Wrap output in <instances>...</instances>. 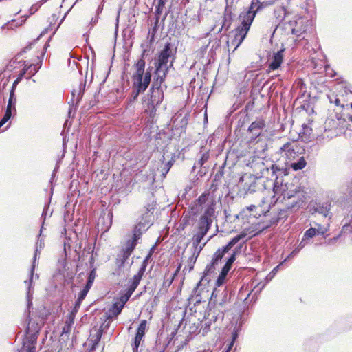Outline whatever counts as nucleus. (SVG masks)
<instances>
[{"mask_svg": "<svg viewBox=\"0 0 352 352\" xmlns=\"http://www.w3.org/2000/svg\"><path fill=\"white\" fill-rule=\"evenodd\" d=\"M273 192L276 202L283 203L287 210L294 212L298 210L305 201L302 192L300 190H289L288 184H283V180L278 179V175L274 182Z\"/></svg>", "mask_w": 352, "mask_h": 352, "instance_id": "f257e3e1", "label": "nucleus"}, {"mask_svg": "<svg viewBox=\"0 0 352 352\" xmlns=\"http://www.w3.org/2000/svg\"><path fill=\"white\" fill-rule=\"evenodd\" d=\"M177 48H173L170 43H166L160 52L155 62L153 86L162 85L169 69L173 67Z\"/></svg>", "mask_w": 352, "mask_h": 352, "instance_id": "f03ea898", "label": "nucleus"}, {"mask_svg": "<svg viewBox=\"0 0 352 352\" xmlns=\"http://www.w3.org/2000/svg\"><path fill=\"white\" fill-rule=\"evenodd\" d=\"M350 115L342 113V111L335 113L333 116L328 118L324 124V133L316 135V138L319 140L321 139H327L329 140L337 136L338 132L336 131L339 127L348 128L347 123L350 122L348 116Z\"/></svg>", "mask_w": 352, "mask_h": 352, "instance_id": "7ed1b4c3", "label": "nucleus"}, {"mask_svg": "<svg viewBox=\"0 0 352 352\" xmlns=\"http://www.w3.org/2000/svg\"><path fill=\"white\" fill-rule=\"evenodd\" d=\"M240 18L241 19V24L229 35L228 41V46L230 45H234L235 50L243 41L248 32L254 21L253 14H241Z\"/></svg>", "mask_w": 352, "mask_h": 352, "instance_id": "20e7f679", "label": "nucleus"}, {"mask_svg": "<svg viewBox=\"0 0 352 352\" xmlns=\"http://www.w3.org/2000/svg\"><path fill=\"white\" fill-rule=\"evenodd\" d=\"M144 51L142 54V58H140L135 65L136 72L133 74V78L134 80V84L137 86L136 96H138L139 93L144 91L148 87L151 82L152 72L153 69L152 67H149L144 74L145 60H144Z\"/></svg>", "mask_w": 352, "mask_h": 352, "instance_id": "39448f33", "label": "nucleus"}, {"mask_svg": "<svg viewBox=\"0 0 352 352\" xmlns=\"http://www.w3.org/2000/svg\"><path fill=\"white\" fill-rule=\"evenodd\" d=\"M40 326L38 323H28L26 328V336L23 341L21 352H36V344Z\"/></svg>", "mask_w": 352, "mask_h": 352, "instance_id": "423d86ee", "label": "nucleus"}, {"mask_svg": "<svg viewBox=\"0 0 352 352\" xmlns=\"http://www.w3.org/2000/svg\"><path fill=\"white\" fill-rule=\"evenodd\" d=\"M339 87L343 90H340L336 95L328 96L329 101L330 103L334 104L336 107L348 108V95H352V87L346 83H341Z\"/></svg>", "mask_w": 352, "mask_h": 352, "instance_id": "0eeeda50", "label": "nucleus"}, {"mask_svg": "<svg viewBox=\"0 0 352 352\" xmlns=\"http://www.w3.org/2000/svg\"><path fill=\"white\" fill-rule=\"evenodd\" d=\"M316 117V112L311 111L309 115L307 122L302 124V129L299 133V137L302 141L307 142L315 138V135L313 133V129L314 128L316 129L317 127Z\"/></svg>", "mask_w": 352, "mask_h": 352, "instance_id": "6e6552de", "label": "nucleus"}, {"mask_svg": "<svg viewBox=\"0 0 352 352\" xmlns=\"http://www.w3.org/2000/svg\"><path fill=\"white\" fill-rule=\"evenodd\" d=\"M244 182L243 190L245 194L253 193L265 189V181L262 177H256L254 175L243 176L241 178Z\"/></svg>", "mask_w": 352, "mask_h": 352, "instance_id": "1a4fd4ad", "label": "nucleus"}, {"mask_svg": "<svg viewBox=\"0 0 352 352\" xmlns=\"http://www.w3.org/2000/svg\"><path fill=\"white\" fill-rule=\"evenodd\" d=\"M210 229L208 227H204L197 224V232L193 234L192 237V247L190 248V252H197L200 254L206 244L210 240V236L206 242L201 243L204 237L206 235Z\"/></svg>", "mask_w": 352, "mask_h": 352, "instance_id": "9d476101", "label": "nucleus"}, {"mask_svg": "<svg viewBox=\"0 0 352 352\" xmlns=\"http://www.w3.org/2000/svg\"><path fill=\"white\" fill-rule=\"evenodd\" d=\"M258 168L262 175V178L263 176H265L266 173H268L270 170H271L272 173V177H275V180L276 179V176L278 175V179L280 180H282L280 177H282L283 175H286V169L283 168L279 167L277 164H274L273 162H270L269 165H266L263 160H260L258 162H257Z\"/></svg>", "mask_w": 352, "mask_h": 352, "instance_id": "9b49d317", "label": "nucleus"}, {"mask_svg": "<svg viewBox=\"0 0 352 352\" xmlns=\"http://www.w3.org/2000/svg\"><path fill=\"white\" fill-rule=\"evenodd\" d=\"M289 25L292 28V33L300 36L311 28L312 22L307 18L299 17L296 21H289Z\"/></svg>", "mask_w": 352, "mask_h": 352, "instance_id": "f8f14e48", "label": "nucleus"}, {"mask_svg": "<svg viewBox=\"0 0 352 352\" xmlns=\"http://www.w3.org/2000/svg\"><path fill=\"white\" fill-rule=\"evenodd\" d=\"M265 127V122L263 118H257L256 120L252 122L248 128V132L251 135V142H258L262 134L263 129Z\"/></svg>", "mask_w": 352, "mask_h": 352, "instance_id": "ddd939ff", "label": "nucleus"}, {"mask_svg": "<svg viewBox=\"0 0 352 352\" xmlns=\"http://www.w3.org/2000/svg\"><path fill=\"white\" fill-rule=\"evenodd\" d=\"M199 210H195L194 206H191L190 210L184 212L177 228V232L181 234L187 226H192L195 221V217L197 216Z\"/></svg>", "mask_w": 352, "mask_h": 352, "instance_id": "4468645a", "label": "nucleus"}, {"mask_svg": "<svg viewBox=\"0 0 352 352\" xmlns=\"http://www.w3.org/2000/svg\"><path fill=\"white\" fill-rule=\"evenodd\" d=\"M34 270L35 268L30 267L28 278L24 280V283L27 285L26 300L27 307L28 309H30L32 306V299L34 294V279H38L39 278L38 274H34Z\"/></svg>", "mask_w": 352, "mask_h": 352, "instance_id": "2eb2a0df", "label": "nucleus"}, {"mask_svg": "<svg viewBox=\"0 0 352 352\" xmlns=\"http://www.w3.org/2000/svg\"><path fill=\"white\" fill-rule=\"evenodd\" d=\"M162 86L163 83L159 86H153V83L152 84V93L150 98V104L152 107V110L164 108V106L161 107V104L164 99Z\"/></svg>", "mask_w": 352, "mask_h": 352, "instance_id": "dca6fc26", "label": "nucleus"}, {"mask_svg": "<svg viewBox=\"0 0 352 352\" xmlns=\"http://www.w3.org/2000/svg\"><path fill=\"white\" fill-rule=\"evenodd\" d=\"M228 291L226 288L223 290L215 288L210 296L209 305L223 306L229 301Z\"/></svg>", "mask_w": 352, "mask_h": 352, "instance_id": "f3484780", "label": "nucleus"}, {"mask_svg": "<svg viewBox=\"0 0 352 352\" xmlns=\"http://www.w3.org/2000/svg\"><path fill=\"white\" fill-rule=\"evenodd\" d=\"M330 210L331 204L329 203H315L310 208L312 214H318L329 219H331L332 217V213Z\"/></svg>", "mask_w": 352, "mask_h": 352, "instance_id": "a211bd4d", "label": "nucleus"}, {"mask_svg": "<svg viewBox=\"0 0 352 352\" xmlns=\"http://www.w3.org/2000/svg\"><path fill=\"white\" fill-rule=\"evenodd\" d=\"M236 260V252H234L229 258L227 260L226 263L223 265L219 275L217 277L215 285L217 287H220L224 283L226 278L230 270L232 265L234 261Z\"/></svg>", "mask_w": 352, "mask_h": 352, "instance_id": "6ab92c4d", "label": "nucleus"}, {"mask_svg": "<svg viewBox=\"0 0 352 352\" xmlns=\"http://www.w3.org/2000/svg\"><path fill=\"white\" fill-rule=\"evenodd\" d=\"M254 107V99L248 98L245 99V96L244 94H240L237 98L236 102L234 103L232 106V110H238L241 109V110H251Z\"/></svg>", "mask_w": 352, "mask_h": 352, "instance_id": "aec40b11", "label": "nucleus"}, {"mask_svg": "<svg viewBox=\"0 0 352 352\" xmlns=\"http://www.w3.org/2000/svg\"><path fill=\"white\" fill-rule=\"evenodd\" d=\"M214 213V208L213 204H211L207 206L204 214L200 217L198 221V225L203 226L204 227H208V229H210L212 220V217Z\"/></svg>", "mask_w": 352, "mask_h": 352, "instance_id": "412c9836", "label": "nucleus"}, {"mask_svg": "<svg viewBox=\"0 0 352 352\" xmlns=\"http://www.w3.org/2000/svg\"><path fill=\"white\" fill-rule=\"evenodd\" d=\"M272 3L273 2L271 1L252 0V3L248 10L245 12H243L242 14H253L254 19L258 12L269 6H271Z\"/></svg>", "mask_w": 352, "mask_h": 352, "instance_id": "4be33fe9", "label": "nucleus"}, {"mask_svg": "<svg viewBox=\"0 0 352 352\" xmlns=\"http://www.w3.org/2000/svg\"><path fill=\"white\" fill-rule=\"evenodd\" d=\"M94 280H95V270L93 269L88 274V277H87L86 284L84 286L83 289L79 292V294L78 295V298L76 299L77 301L80 302H82L83 301V300L85 298L86 296L87 295L89 289L92 287Z\"/></svg>", "mask_w": 352, "mask_h": 352, "instance_id": "5701e85b", "label": "nucleus"}, {"mask_svg": "<svg viewBox=\"0 0 352 352\" xmlns=\"http://www.w3.org/2000/svg\"><path fill=\"white\" fill-rule=\"evenodd\" d=\"M275 116H277V122L283 129L292 126L294 122L292 116L288 115L287 111H276V115L274 114Z\"/></svg>", "mask_w": 352, "mask_h": 352, "instance_id": "b1692460", "label": "nucleus"}, {"mask_svg": "<svg viewBox=\"0 0 352 352\" xmlns=\"http://www.w3.org/2000/svg\"><path fill=\"white\" fill-rule=\"evenodd\" d=\"M297 149L298 146L295 142H287L280 148V152L282 155H285L287 157L289 158L294 157L298 152Z\"/></svg>", "mask_w": 352, "mask_h": 352, "instance_id": "393cba45", "label": "nucleus"}, {"mask_svg": "<svg viewBox=\"0 0 352 352\" xmlns=\"http://www.w3.org/2000/svg\"><path fill=\"white\" fill-rule=\"evenodd\" d=\"M131 254L121 250L120 252L117 255L116 258V265L119 269H121L122 267H124L126 264H128L129 266H131L133 263V260L131 259L130 261L129 257Z\"/></svg>", "mask_w": 352, "mask_h": 352, "instance_id": "a878e982", "label": "nucleus"}, {"mask_svg": "<svg viewBox=\"0 0 352 352\" xmlns=\"http://www.w3.org/2000/svg\"><path fill=\"white\" fill-rule=\"evenodd\" d=\"M151 225L150 221L139 222L134 228L133 236L139 240L142 233L146 231Z\"/></svg>", "mask_w": 352, "mask_h": 352, "instance_id": "bb28decb", "label": "nucleus"}, {"mask_svg": "<svg viewBox=\"0 0 352 352\" xmlns=\"http://www.w3.org/2000/svg\"><path fill=\"white\" fill-rule=\"evenodd\" d=\"M85 87H86V80H84V81H81L80 82V84L78 85V87L76 88H74L72 92V98H73V101L76 102V103H78L82 96H83V94L85 91Z\"/></svg>", "mask_w": 352, "mask_h": 352, "instance_id": "cd10ccee", "label": "nucleus"}, {"mask_svg": "<svg viewBox=\"0 0 352 352\" xmlns=\"http://www.w3.org/2000/svg\"><path fill=\"white\" fill-rule=\"evenodd\" d=\"M283 52L284 50H280L274 54L272 60L270 64V68L271 69H277L280 66L283 59Z\"/></svg>", "mask_w": 352, "mask_h": 352, "instance_id": "c85d7f7f", "label": "nucleus"}, {"mask_svg": "<svg viewBox=\"0 0 352 352\" xmlns=\"http://www.w3.org/2000/svg\"><path fill=\"white\" fill-rule=\"evenodd\" d=\"M201 285V281H199L196 287H195L192 292L191 295L190 296L188 300L190 303H193L195 305L199 304L202 300L201 289H199V286Z\"/></svg>", "mask_w": 352, "mask_h": 352, "instance_id": "c756f323", "label": "nucleus"}, {"mask_svg": "<svg viewBox=\"0 0 352 352\" xmlns=\"http://www.w3.org/2000/svg\"><path fill=\"white\" fill-rule=\"evenodd\" d=\"M247 236V234L246 232H241L239 234L235 236L234 237H233L228 243L227 245H226L225 246L222 247L221 249L225 252V253H227L230 250H231V248L234 245H236L239 241H241V239H243L244 238H245Z\"/></svg>", "mask_w": 352, "mask_h": 352, "instance_id": "7c9ffc66", "label": "nucleus"}, {"mask_svg": "<svg viewBox=\"0 0 352 352\" xmlns=\"http://www.w3.org/2000/svg\"><path fill=\"white\" fill-rule=\"evenodd\" d=\"M247 236V234L246 232H241L239 234L235 236L234 237H233L228 243L227 245H226L225 246L222 247L221 249L225 252V253H227L230 250H231V248L234 245H236L239 241H241V239H243L244 238H245Z\"/></svg>", "mask_w": 352, "mask_h": 352, "instance_id": "2f4dec72", "label": "nucleus"}, {"mask_svg": "<svg viewBox=\"0 0 352 352\" xmlns=\"http://www.w3.org/2000/svg\"><path fill=\"white\" fill-rule=\"evenodd\" d=\"M123 307V304H120L119 302H116L113 303L112 307L109 310V317L112 318L118 316L121 313Z\"/></svg>", "mask_w": 352, "mask_h": 352, "instance_id": "473e14b6", "label": "nucleus"}, {"mask_svg": "<svg viewBox=\"0 0 352 352\" xmlns=\"http://www.w3.org/2000/svg\"><path fill=\"white\" fill-rule=\"evenodd\" d=\"M308 243H309V241H307V240H305V239L302 237L301 241L300 243L296 247V248L288 255V256L285 259L284 261H286L287 259L295 256L297 255L300 251L303 249Z\"/></svg>", "mask_w": 352, "mask_h": 352, "instance_id": "72a5a7b5", "label": "nucleus"}, {"mask_svg": "<svg viewBox=\"0 0 352 352\" xmlns=\"http://www.w3.org/2000/svg\"><path fill=\"white\" fill-rule=\"evenodd\" d=\"M217 318V316H215L214 315H212L211 318L209 319L208 321L206 319L204 321V322L202 324L201 327L199 330V333L202 334V336H206L210 329L211 326V321L213 320L214 321H216Z\"/></svg>", "mask_w": 352, "mask_h": 352, "instance_id": "f704fd0d", "label": "nucleus"}, {"mask_svg": "<svg viewBox=\"0 0 352 352\" xmlns=\"http://www.w3.org/2000/svg\"><path fill=\"white\" fill-rule=\"evenodd\" d=\"M138 239L132 236L131 239L127 241L125 247L122 250L131 254L138 243Z\"/></svg>", "mask_w": 352, "mask_h": 352, "instance_id": "c9c22d12", "label": "nucleus"}, {"mask_svg": "<svg viewBox=\"0 0 352 352\" xmlns=\"http://www.w3.org/2000/svg\"><path fill=\"white\" fill-rule=\"evenodd\" d=\"M140 280V279L133 276V278L129 281V285L126 292H127L129 295H132L139 285Z\"/></svg>", "mask_w": 352, "mask_h": 352, "instance_id": "e433bc0d", "label": "nucleus"}, {"mask_svg": "<svg viewBox=\"0 0 352 352\" xmlns=\"http://www.w3.org/2000/svg\"><path fill=\"white\" fill-rule=\"evenodd\" d=\"M140 280V279L133 276V278L129 281V285L126 292H127L129 295H132L139 285Z\"/></svg>", "mask_w": 352, "mask_h": 352, "instance_id": "4c0bfd02", "label": "nucleus"}, {"mask_svg": "<svg viewBox=\"0 0 352 352\" xmlns=\"http://www.w3.org/2000/svg\"><path fill=\"white\" fill-rule=\"evenodd\" d=\"M343 226L341 231L342 234H348L352 232V216L350 219H344L343 220Z\"/></svg>", "mask_w": 352, "mask_h": 352, "instance_id": "58836bf2", "label": "nucleus"}, {"mask_svg": "<svg viewBox=\"0 0 352 352\" xmlns=\"http://www.w3.org/2000/svg\"><path fill=\"white\" fill-rule=\"evenodd\" d=\"M208 197V194L203 193L194 202L193 205L192 206H194L195 210H199L198 207L201 206L203 204H204Z\"/></svg>", "mask_w": 352, "mask_h": 352, "instance_id": "ea45409f", "label": "nucleus"}, {"mask_svg": "<svg viewBox=\"0 0 352 352\" xmlns=\"http://www.w3.org/2000/svg\"><path fill=\"white\" fill-rule=\"evenodd\" d=\"M280 221V218L277 217L276 214H274L273 217H271L270 220H267V221L263 222V225L261 226V230H264L272 225L277 224Z\"/></svg>", "mask_w": 352, "mask_h": 352, "instance_id": "a19ab883", "label": "nucleus"}, {"mask_svg": "<svg viewBox=\"0 0 352 352\" xmlns=\"http://www.w3.org/2000/svg\"><path fill=\"white\" fill-rule=\"evenodd\" d=\"M147 322L146 320H141L135 333L136 336L142 338L144 336L146 329Z\"/></svg>", "mask_w": 352, "mask_h": 352, "instance_id": "79ce46f5", "label": "nucleus"}, {"mask_svg": "<svg viewBox=\"0 0 352 352\" xmlns=\"http://www.w3.org/2000/svg\"><path fill=\"white\" fill-rule=\"evenodd\" d=\"M231 19H232L231 12H228V10L226 9L224 19H223V23L221 30L225 29L227 30L230 28V25H231Z\"/></svg>", "mask_w": 352, "mask_h": 352, "instance_id": "37998d69", "label": "nucleus"}, {"mask_svg": "<svg viewBox=\"0 0 352 352\" xmlns=\"http://www.w3.org/2000/svg\"><path fill=\"white\" fill-rule=\"evenodd\" d=\"M191 256L188 259V272H190L194 268V265L195 264L197 259L200 254H198L195 252H190Z\"/></svg>", "mask_w": 352, "mask_h": 352, "instance_id": "c03bdc74", "label": "nucleus"}, {"mask_svg": "<svg viewBox=\"0 0 352 352\" xmlns=\"http://www.w3.org/2000/svg\"><path fill=\"white\" fill-rule=\"evenodd\" d=\"M166 0H158L157 6L155 8L156 21H157L162 14L165 6Z\"/></svg>", "mask_w": 352, "mask_h": 352, "instance_id": "a18cd8bd", "label": "nucleus"}, {"mask_svg": "<svg viewBox=\"0 0 352 352\" xmlns=\"http://www.w3.org/2000/svg\"><path fill=\"white\" fill-rule=\"evenodd\" d=\"M306 164H307V163H306L305 160L304 159L303 157H301L298 160V162H294L292 164V168L294 170H302L303 168H305Z\"/></svg>", "mask_w": 352, "mask_h": 352, "instance_id": "49530a36", "label": "nucleus"}, {"mask_svg": "<svg viewBox=\"0 0 352 352\" xmlns=\"http://www.w3.org/2000/svg\"><path fill=\"white\" fill-rule=\"evenodd\" d=\"M181 267V265H179V267L177 268L175 272L171 275L169 278H166L163 283V286L166 287H168L171 285L175 277L177 276L178 272L179 271Z\"/></svg>", "mask_w": 352, "mask_h": 352, "instance_id": "de8ad7c7", "label": "nucleus"}, {"mask_svg": "<svg viewBox=\"0 0 352 352\" xmlns=\"http://www.w3.org/2000/svg\"><path fill=\"white\" fill-rule=\"evenodd\" d=\"M315 236H316V228H310L305 232L302 237L305 239V240L309 241V240Z\"/></svg>", "mask_w": 352, "mask_h": 352, "instance_id": "09e8293b", "label": "nucleus"}, {"mask_svg": "<svg viewBox=\"0 0 352 352\" xmlns=\"http://www.w3.org/2000/svg\"><path fill=\"white\" fill-rule=\"evenodd\" d=\"M225 254L226 253L221 248H219L214 254L212 261H213V263H216L218 264V263L222 259Z\"/></svg>", "mask_w": 352, "mask_h": 352, "instance_id": "8fccbe9b", "label": "nucleus"}, {"mask_svg": "<svg viewBox=\"0 0 352 352\" xmlns=\"http://www.w3.org/2000/svg\"><path fill=\"white\" fill-rule=\"evenodd\" d=\"M15 101H16V98L14 96V91L13 90H10V98H9L6 110H12V108L14 109L15 108L14 107Z\"/></svg>", "mask_w": 352, "mask_h": 352, "instance_id": "3c124183", "label": "nucleus"}, {"mask_svg": "<svg viewBox=\"0 0 352 352\" xmlns=\"http://www.w3.org/2000/svg\"><path fill=\"white\" fill-rule=\"evenodd\" d=\"M12 111H6L3 117L0 120V129L12 118Z\"/></svg>", "mask_w": 352, "mask_h": 352, "instance_id": "603ef678", "label": "nucleus"}, {"mask_svg": "<svg viewBox=\"0 0 352 352\" xmlns=\"http://www.w3.org/2000/svg\"><path fill=\"white\" fill-rule=\"evenodd\" d=\"M296 89H299V94H301L302 95H304V94L306 92L305 85L302 80H298L296 82Z\"/></svg>", "mask_w": 352, "mask_h": 352, "instance_id": "864d4df0", "label": "nucleus"}, {"mask_svg": "<svg viewBox=\"0 0 352 352\" xmlns=\"http://www.w3.org/2000/svg\"><path fill=\"white\" fill-rule=\"evenodd\" d=\"M27 19H28V16H23L21 18V20L19 21H16L15 20H12L10 22V25L11 28H12L13 26H14V27L21 26L22 24H23L25 22Z\"/></svg>", "mask_w": 352, "mask_h": 352, "instance_id": "5fc2aeb1", "label": "nucleus"}, {"mask_svg": "<svg viewBox=\"0 0 352 352\" xmlns=\"http://www.w3.org/2000/svg\"><path fill=\"white\" fill-rule=\"evenodd\" d=\"M102 335V331L99 330L96 334V338L94 340V344L91 346V347L90 348V351H94L96 349L97 344L99 343V342L101 339Z\"/></svg>", "mask_w": 352, "mask_h": 352, "instance_id": "6e6d98bb", "label": "nucleus"}, {"mask_svg": "<svg viewBox=\"0 0 352 352\" xmlns=\"http://www.w3.org/2000/svg\"><path fill=\"white\" fill-rule=\"evenodd\" d=\"M142 340V338H140V337H138L136 336H135L134 341L132 344V349H133V352H135V351H138V347H139Z\"/></svg>", "mask_w": 352, "mask_h": 352, "instance_id": "4d7b16f0", "label": "nucleus"}, {"mask_svg": "<svg viewBox=\"0 0 352 352\" xmlns=\"http://www.w3.org/2000/svg\"><path fill=\"white\" fill-rule=\"evenodd\" d=\"M42 229L43 226L41 227V229L40 230V234L36 245V248H38L40 251H41V250L44 248V239L41 236L42 233Z\"/></svg>", "mask_w": 352, "mask_h": 352, "instance_id": "13d9d810", "label": "nucleus"}, {"mask_svg": "<svg viewBox=\"0 0 352 352\" xmlns=\"http://www.w3.org/2000/svg\"><path fill=\"white\" fill-rule=\"evenodd\" d=\"M209 159V154L208 153H204L201 155V158L197 162V164L202 166Z\"/></svg>", "mask_w": 352, "mask_h": 352, "instance_id": "bf43d9fd", "label": "nucleus"}, {"mask_svg": "<svg viewBox=\"0 0 352 352\" xmlns=\"http://www.w3.org/2000/svg\"><path fill=\"white\" fill-rule=\"evenodd\" d=\"M241 330V325H239V326H236L234 328V330L232 332V342H235V340L237 339V338L239 337V333Z\"/></svg>", "mask_w": 352, "mask_h": 352, "instance_id": "052dcab7", "label": "nucleus"}, {"mask_svg": "<svg viewBox=\"0 0 352 352\" xmlns=\"http://www.w3.org/2000/svg\"><path fill=\"white\" fill-rule=\"evenodd\" d=\"M315 225L317 226V228H316V235H323L327 231V229L322 226L320 224L316 223Z\"/></svg>", "mask_w": 352, "mask_h": 352, "instance_id": "680f3d73", "label": "nucleus"}, {"mask_svg": "<svg viewBox=\"0 0 352 352\" xmlns=\"http://www.w3.org/2000/svg\"><path fill=\"white\" fill-rule=\"evenodd\" d=\"M146 265L142 264L141 267L139 269L138 274L134 275L133 276L141 280L145 271H146Z\"/></svg>", "mask_w": 352, "mask_h": 352, "instance_id": "e2e57ef3", "label": "nucleus"}, {"mask_svg": "<svg viewBox=\"0 0 352 352\" xmlns=\"http://www.w3.org/2000/svg\"><path fill=\"white\" fill-rule=\"evenodd\" d=\"M287 210H287V208L286 209H280L279 210L278 213L276 214L277 215V217L280 218V221L282 219H287V217L288 216Z\"/></svg>", "mask_w": 352, "mask_h": 352, "instance_id": "0e129e2a", "label": "nucleus"}, {"mask_svg": "<svg viewBox=\"0 0 352 352\" xmlns=\"http://www.w3.org/2000/svg\"><path fill=\"white\" fill-rule=\"evenodd\" d=\"M131 295H129L127 292H125L123 295L120 296V304H123V306L126 303V302L129 300Z\"/></svg>", "mask_w": 352, "mask_h": 352, "instance_id": "69168bd1", "label": "nucleus"}, {"mask_svg": "<svg viewBox=\"0 0 352 352\" xmlns=\"http://www.w3.org/2000/svg\"><path fill=\"white\" fill-rule=\"evenodd\" d=\"M81 303L82 302L76 300L75 303H74V305L72 307L70 313L72 314L76 315V314L78 313V310H79V309L80 307Z\"/></svg>", "mask_w": 352, "mask_h": 352, "instance_id": "338daca9", "label": "nucleus"}, {"mask_svg": "<svg viewBox=\"0 0 352 352\" xmlns=\"http://www.w3.org/2000/svg\"><path fill=\"white\" fill-rule=\"evenodd\" d=\"M217 265V263H213V261H212L210 264L206 266V267L205 269V272H206V273H212V272H214V270H215V265Z\"/></svg>", "mask_w": 352, "mask_h": 352, "instance_id": "774afa93", "label": "nucleus"}]
</instances>
